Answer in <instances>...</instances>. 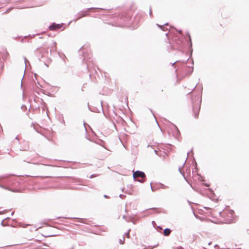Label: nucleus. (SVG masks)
<instances>
[{
	"label": "nucleus",
	"instance_id": "22",
	"mask_svg": "<svg viewBox=\"0 0 249 249\" xmlns=\"http://www.w3.org/2000/svg\"><path fill=\"white\" fill-rule=\"evenodd\" d=\"M24 63H25V69H26V66H27V63H29V61L25 57H24Z\"/></svg>",
	"mask_w": 249,
	"mask_h": 249
},
{
	"label": "nucleus",
	"instance_id": "26",
	"mask_svg": "<svg viewBox=\"0 0 249 249\" xmlns=\"http://www.w3.org/2000/svg\"><path fill=\"white\" fill-rule=\"evenodd\" d=\"M13 9V7H10V8H8V9H7V10L4 12V13H7L9 12L10 11V10H11V9Z\"/></svg>",
	"mask_w": 249,
	"mask_h": 249
},
{
	"label": "nucleus",
	"instance_id": "37",
	"mask_svg": "<svg viewBox=\"0 0 249 249\" xmlns=\"http://www.w3.org/2000/svg\"><path fill=\"white\" fill-rule=\"evenodd\" d=\"M233 213H234L233 211H232V210L231 211L230 214H231V216L233 215Z\"/></svg>",
	"mask_w": 249,
	"mask_h": 249
},
{
	"label": "nucleus",
	"instance_id": "9",
	"mask_svg": "<svg viewBox=\"0 0 249 249\" xmlns=\"http://www.w3.org/2000/svg\"><path fill=\"white\" fill-rule=\"evenodd\" d=\"M172 231L169 228H166L163 231V234L164 236H168L170 233Z\"/></svg>",
	"mask_w": 249,
	"mask_h": 249
},
{
	"label": "nucleus",
	"instance_id": "45",
	"mask_svg": "<svg viewBox=\"0 0 249 249\" xmlns=\"http://www.w3.org/2000/svg\"><path fill=\"white\" fill-rule=\"evenodd\" d=\"M195 162H196V167H195V169H196V170H197V166H196V161H195Z\"/></svg>",
	"mask_w": 249,
	"mask_h": 249
},
{
	"label": "nucleus",
	"instance_id": "6",
	"mask_svg": "<svg viewBox=\"0 0 249 249\" xmlns=\"http://www.w3.org/2000/svg\"><path fill=\"white\" fill-rule=\"evenodd\" d=\"M85 49H86L84 46H82L80 49L83 52V61H85L86 60L87 61H89V60L90 59L91 56L90 54H87V51H86Z\"/></svg>",
	"mask_w": 249,
	"mask_h": 249
},
{
	"label": "nucleus",
	"instance_id": "1",
	"mask_svg": "<svg viewBox=\"0 0 249 249\" xmlns=\"http://www.w3.org/2000/svg\"><path fill=\"white\" fill-rule=\"evenodd\" d=\"M18 178L15 176H10L2 179V183L4 186L12 190H15L14 192H16V189H12V187L17 188L19 184V181L17 180Z\"/></svg>",
	"mask_w": 249,
	"mask_h": 249
},
{
	"label": "nucleus",
	"instance_id": "39",
	"mask_svg": "<svg viewBox=\"0 0 249 249\" xmlns=\"http://www.w3.org/2000/svg\"><path fill=\"white\" fill-rule=\"evenodd\" d=\"M104 197L105 198H108V197H109V196H108L106 195H104Z\"/></svg>",
	"mask_w": 249,
	"mask_h": 249
},
{
	"label": "nucleus",
	"instance_id": "10",
	"mask_svg": "<svg viewBox=\"0 0 249 249\" xmlns=\"http://www.w3.org/2000/svg\"><path fill=\"white\" fill-rule=\"evenodd\" d=\"M38 35V34H36V35H35V34H34V35H28V36H24V38H22V39H21L20 42H21V43H23V42H24V39H25V38H27L28 37H30V38H34V37L36 35Z\"/></svg>",
	"mask_w": 249,
	"mask_h": 249
},
{
	"label": "nucleus",
	"instance_id": "51",
	"mask_svg": "<svg viewBox=\"0 0 249 249\" xmlns=\"http://www.w3.org/2000/svg\"><path fill=\"white\" fill-rule=\"evenodd\" d=\"M84 127H85V130L87 131L86 127H85V123H84Z\"/></svg>",
	"mask_w": 249,
	"mask_h": 249
},
{
	"label": "nucleus",
	"instance_id": "17",
	"mask_svg": "<svg viewBox=\"0 0 249 249\" xmlns=\"http://www.w3.org/2000/svg\"><path fill=\"white\" fill-rule=\"evenodd\" d=\"M160 188L161 189H168V186L161 183H160Z\"/></svg>",
	"mask_w": 249,
	"mask_h": 249
},
{
	"label": "nucleus",
	"instance_id": "3",
	"mask_svg": "<svg viewBox=\"0 0 249 249\" xmlns=\"http://www.w3.org/2000/svg\"><path fill=\"white\" fill-rule=\"evenodd\" d=\"M173 41L174 42V46L176 49L182 51L184 46V37L183 36H175L173 37Z\"/></svg>",
	"mask_w": 249,
	"mask_h": 249
},
{
	"label": "nucleus",
	"instance_id": "59",
	"mask_svg": "<svg viewBox=\"0 0 249 249\" xmlns=\"http://www.w3.org/2000/svg\"><path fill=\"white\" fill-rule=\"evenodd\" d=\"M189 154V153L187 152V156H188Z\"/></svg>",
	"mask_w": 249,
	"mask_h": 249
},
{
	"label": "nucleus",
	"instance_id": "40",
	"mask_svg": "<svg viewBox=\"0 0 249 249\" xmlns=\"http://www.w3.org/2000/svg\"><path fill=\"white\" fill-rule=\"evenodd\" d=\"M152 224H153V226L155 227V225H156V223H155V221H153L152 222Z\"/></svg>",
	"mask_w": 249,
	"mask_h": 249
},
{
	"label": "nucleus",
	"instance_id": "20",
	"mask_svg": "<svg viewBox=\"0 0 249 249\" xmlns=\"http://www.w3.org/2000/svg\"><path fill=\"white\" fill-rule=\"evenodd\" d=\"M197 175L198 176V179H199L201 181H204V179L203 178V177L200 174H197Z\"/></svg>",
	"mask_w": 249,
	"mask_h": 249
},
{
	"label": "nucleus",
	"instance_id": "62",
	"mask_svg": "<svg viewBox=\"0 0 249 249\" xmlns=\"http://www.w3.org/2000/svg\"><path fill=\"white\" fill-rule=\"evenodd\" d=\"M185 165V162L183 163L182 167Z\"/></svg>",
	"mask_w": 249,
	"mask_h": 249
},
{
	"label": "nucleus",
	"instance_id": "31",
	"mask_svg": "<svg viewBox=\"0 0 249 249\" xmlns=\"http://www.w3.org/2000/svg\"><path fill=\"white\" fill-rule=\"evenodd\" d=\"M178 171H179V172L182 174L183 176L184 177V173H182L181 171V168L180 167H179L178 168Z\"/></svg>",
	"mask_w": 249,
	"mask_h": 249
},
{
	"label": "nucleus",
	"instance_id": "16",
	"mask_svg": "<svg viewBox=\"0 0 249 249\" xmlns=\"http://www.w3.org/2000/svg\"><path fill=\"white\" fill-rule=\"evenodd\" d=\"M53 46H52V47H51V49L50 50L51 52L52 51H55L56 50V42H53Z\"/></svg>",
	"mask_w": 249,
	"mask_h": 249
},
{
	"label": "nucleus",
	"instance_id": "53",
	"mask_svg": "<svg viewBox=\"0 0 249 249\" xmlns=\"http://www.w3.org/2000/svg\"><path fill=\"white\" fill-rule=\"evenodd\" d=\"M54 236V235H49V236H48V237H51V236Z\"/></svg>",
	"mask_w": 249,
	"mask_h": 249
},
{
	"label": "nucleus",
	"instance_id": "50",
	"mask_svg": "<svg viewBox=\"0 0 249 249\" xmlns=\"http://www.w3.org/2000/svg\"><path fill=\"white\" fill-rule=\"evenodd\" d=\"M101 110H102V111L103 112V107L101 105Z\"/></svg>",
	"mask_w": 249,
	"mask_h": 249
},
{
	"label": "nucleus",
	"instance_id": "15",
	"mask_svg": "<svg viewBox=\"0 0 249 249\" xmlns=\"http://www.w3.org/2000/svg\"><path fill=\"white\" fill-rule=\"evenodd\" d=\"M101 9V10H105L104 9L101 8H96V7H90L87 9V10L85 11L87 13L89 12L90 10L91 9Z\"/></svg>",
	"mask_w": 249,
	"mask_h": 249
},
{
	"label": "nucleus",
	"instance_id": "58",
	"mask_svg": "<svg viewBox=\"0 0 249 249\" xmlns=\"http://www.w3.org/2000/svg\"><path fill=\"white\" fill-rule=\"evenodd\" d=\"M13 213H14V212H12V213H11V215H13Z\"/></svg>",
	"mask_w": 249,
	"mask_h": 249
},
{
	"label": "nucleus",
	"instance_id": "8",
	"mask_svg": "<svg viewBox=\"0 0 249 249\" xmlns=\"http://www.w3.org/2000/svg\"><path fill=\"white\" fill-rule=\"evenodd\" d=\"M89 15L88 13H87L85 11H81L77 14V17L75 18L73 20L77 21L82 18L85 17Z\"/></svg>",
	"mask_w": 249,
	"mask_h": 249
},
{
	"label": "nucleus",
	"instance_id": "54",
	"mask_svg": "<svg viewBox=\"0 0 249 249\" xmlns=\"http://www.w3.org/2000/svg\"><path fill=\"white\" fill-rule=\"evenodd\" d=\"M26 107L24 105H23L22 107H21V108L22 107Z\"/></svg>",
	"mask_w": 249,
	"mask_h": 249
},
{
	"label": "nucleus",
	"instance_id": "47",
	"mask_svg": "<svg viewBox=\"0 0 249 249\" xmlns=\"http://www.w3.org/2000/svg\"><path fill=\"white\" fill-rule=\"evenodd\" d=\"M89 67V64H87V68L88 69Z\"/></svg>",
	"mask_w": 249,
	"mask_h": 249
},
{
	"label": "nucleus",
	"instance_id": "41",
	"mask_svg": "<svg viewBox=\"0 0 249 249\" xmlns=\"http://www.w3.org/2000/svg\"><path fill=\"white\" fill-rule=\"evenodd\" d=\"M122 191L123 192H124V193H127V194H130V193H127L126 191H124V188H122Z\"/></svg>",
	"mask_w": 249,
	"mask_h": 249
},
{
	"label": "nucleus",
	"instance_id": "63",
	"mask_svg": "<svg viewBox=\"0 0 249 249\" xmlns=\"http://www.w3.org/2000/svg\"><path fill=\"white\" fill-rule=\"evenodd\" d=\"M192 151H193V149H191L190 152H192Z\"/></svg>",
	"mask_w": 249,
	"mask_h": 249
},
{
	"label": "nucleus",
	"instance_id": "35",
	"mask_svg": "<svg viewBox=\"0 0 249 249\" xmlns=\"http://www.w3.org/2000/svg\"><path fill=\"white\" fill-rule=\"evenodd\" d=\"M178 62V61H176L174 62V63H171L172 66H175V64L177 62Z\"/></svg>",
	"mask_w": 249,
	"mask_h": 249
},
{
	"label": "nucleus",
	"instance_id": "33",
	"mask_svg": "<svg viewBox=\"0 0 249 249\" xmlns=\"http://www.w3.org/2000/svg\"><path fill=\"white\" fill-rule=\"evenodd\" d=\"M214 247L216 249H219V246L218 245H214Z\"/></svg>",
	"mask_w": 249,
	"mask_h": 249
},
{
	"label": "nucleus",
	"instance_id": "27",
	"mask_svg": "<svg viewBox=\"0 0 249 249\" xmlns=\"http://www.w3.org/2000/svg\"><path fill=\"white\" fill-rule=\"evenodd\" d=\"M130 230H130V229H129V230L128 231H127L126 233H125V235H126L128 237H129V236H130V235H129V232H130Z\"/></svg>",
	"mask_w": 249,
	"mask_h": 249
},
{
	"label": "nucleus",
	"instance_id": "19",
	"mask_svg": "<svg viewBox=\"0 0 249 249\" xmlns=\"http://www.w3.org/2000/svg\"><path fill=\"white\" fill-rule=\"evenodd\" d=\"M100 142H101V143H99L98 142H94L97 143V144H99V145L102 146L103 147H104V146L103 145V144L105 142L101 140H100Z\"/></svg>",
	"mask_w": 249,
	"mask_h": 249
},
{
	"label": "nucleus",
	"instance_id": "60",
	"mask_svg": "<svg viewBox=\"0 0 249 249\" xmlns=\"http://www.w3.org/2000/svg\"><path fill=\"white\" fill-rule=\"evenodd\" d=\"M39 38H42L41 36L39 37Z\"/></svg>",
	"mask_w": 249,
	"mask_h": 249
},
{
	"label": "nucleus",
	"instance_id": "13",
	"mask_svg": "<svg viewBox=\"0 0 249 249\" xmlns=\"http://www.w3.org/2000/svg\"><path fill=\"white\" fill-rule=\"evenodd\" d=\"M122 18L124 21H127L130 20V17L126 14H124Z\"/></svg>",
	"mask_w": 249,
	"mask_h": 249
},
{
	"label": "nucleus",
	"instance_id": "42",
	"mask_svg": "<svg viewBox=\"0 0 249 249\" xmlns=\"http://www.w3.org/2000/svg\"><path fill=\"white\" fill-rule=\"evenodd\" d=\"M123 218L126 220V218H127V217L125 215H124L123 216Z\"/></svg>",
	"mask_w": 249,
	"mask_h": 249
},
{
	"label": "nucleus",
	"instance_id": "55",
	"mask_svg": "<svg viewBox=\"0 0 249 249\" xmlns=\"http://www.w3.org/2000/svg\"><path fill=\"white\" fill-rule=\"evenodd\" d=\"M87 139L90 141H92L90 139H89V138H87Z\"/></svg>",
	"mask_w": 249,
	"mask_h": 249
},
{
	"label": "nucleus",
	"instance_id": "12",
	"mask_svg": "<svg viewBox=\"0 0 249 249\" xmlns=\"http://www.w3.org/2000/svg\"><path fill=\"white\" fill-rule=\"evenodd\" d=\"M187 35L188 36V38H189V49H191V51H193V49H192V41H191V36L189 34V33H187Z\"/></svg>",
	"mask_w": 249,
	"mask_h": 249
},
{
	"label": "nucleus",
	"instance_id": "2",
	"mask_svg": "<svg viewBox=\"0 0 249 249\" xmlns=\"http://www.w3.org/2000/svg\"><path fill=\"white\" fill-rule=\"evenodd\" d=\"M191 101L194 117L195 118H197L200 108L201 99H199L198 96H195L194 98H192Z\"/></svg>",
	"mask_w": 249,
	"mask_h": 249
},
{
	"label": "nucleus",
	"instance_id": "44",
	"mask_svg": "<svg viewBox=\"0 0 249 249\" xmlns=\"http://www.w3.org/2000/svg\"><path fill=\"white\" fill-rule=\"evenodd\" d=\"M89 109L90 110H91V111L95 112V111L94 110H91V109L89 108Z\"/></svg>",
	"mask_w": 249,
	"mask_h": 249
},
{
	"label": "nucleus",
	"instance_id": "32",
	"mask_svg": "<svg viewBox=\"0 0 249 249\" xmlns=\"http://www.w3.org/2000/svg\"><path fill=\"white\" fill-rule=\"evenodd\" d=\"M151 184H152V183H150L151 189L152 191L154 192V191H155V189H154L153 188V187L152 186Z\"/></svg>",
	"mask_w": 249,
	"mask_h": 249
},
{
	"label": "nucleus",
	"instance_id": "38",
	"mask_svg": "<svg viewBox=\"0 0 249 249\" xmlns=\"http://www.w3.org/2000/svg\"><path fill=\"white\" fill-rule=\"evenodd\" d=\"M204 186H206V187H209V184H208V183H204Z\"/></svg>",
	"mask_w": 249,
	"mask_h": 249
},
{
	"label": "nucleus",
	"instance_id": "14",
	"mask_svg": "<svg viewBox=\"0 0 249 249\" xmlns=\"http://www.w3.org/2000/svg\"><path fill=\"white\" fill-rule=\"evenodd\" d=\"M0 187L4 189L8 190L11 191H15V190H12L9 189V188H7L4 186V184L2 183V180H1V182L0 183Z\"/></svg>",
	"mask_w": 249,
	"mask_h": 249
},
{
	"label": "nucleus",
	"instance_id": "64",
	"mask_svg": "<svg viewBox=\"0 0 249 249\" xmlns=\"http://www.w3.org/2000/svg\"><path fill=\"white\" fill-rule=\"evenodd\" d=\"M0 213H1V212H0Z\"/></svg>",
	"mask_w": 249,
	"mask_h": 249
},
{
	"label": "nucleus",
	"instance_id": "30",
	"mask_svg": "<svg viewBox=\"0 0 249 249\" xmlns=\"http://www.w3.org/2000/svg\"><path fill=\"white\" fill-rule=\"evenodd\" d=\"M39 177L42 178H50V176H45V177H44V176H40Z\"/></svg>",
	"mask_w": 249,
	"mask_h": 249
},
{
	"label": "nucleus",
	"instance_id": "28",
	"mask_svg": "<svg viewBox=\"0 0 249 249\" xmlns=\"http://www.w3.org/2000/svg\"><path fill=\"white\" fill-rule=\"evenodd\" d=\"M73 219H78L79 221L80 222H81V223H83V222L82 221V219L81 218H73Z\"/></svg>",
	"mask_w": 249,
	"mask_h": 249
},
{
	"label": "nucleus",
	"instance_id": "11",
	"mask_svg": "<svg viewBox=\"0 0 249 249\" xmlns=\"http://www.w3.org/2000/svg\"><path fill=\"white\" fill-rule=\"evenodd\" d=\"M169 25V23H165L164 25H160L158 24H157V25L160 28L162 31H165L166 30H167V28H165V27H164V26H167Z\"/></svg>",
	"mask_w": 249,
	"mask_h": 249
},
{
	"label": "nucleus",
	"instance_id": "56",
	"mask_svg": "<svg viewBox=\"0 0 249 249\" xmlns=\"http://www.w3.org/2000/svg\"><path fill=\"white\" fill-rule=\"evenodd\" d=\"M168 34V33H166V34H165L166 36H167Z\"/></svg>",
	"mask_w": 249,
	"mask_h": 249
},
{
	"label": "nucleus",
	"instance_id": "29",
	"mask_svg": "<svg viewBox=\"0 0 249 249\" xmlns=\"http://www.w3.org/2000/svg\"><path fill=\"white\" fill-rule=\"evenodd\" d=\"M96 177V175H95V174H92V175H91L90 176L89 178H94V177Z\"/></svg>",
	"mask_w": 249,
	"mask_h": 249
},
{
	"label": "nucleus",
	"instance_id": "5",
	"mask_svg": "<svg viewBox=\"0 0 249 249\" xmlns=\"http://www.w3.org/2000/svg\"><path fill=\"white\" fill-rule=\"evenodd\" d=\"M63 23L57 24L53 22L49 26V29L51 31H56L62 28L63 27Z\"/></svg>",
	"mask_w": 249,
	"mask_h": 249
},
{
	"label": "nucleus",
	"instance_id": "4",
	"mask_svg": "<svg viewBox=\"0 0 249 249\" xmlns=\"http://www.w3.org/2000/svg\"><path fill=\"white\" fill-rule=\"evenodd\" d=\"M133 177L135 181L143 183L145 180L146 176L143 172L137 170L133 171Z\"/></svg>",
	"mask_w": 249,
	"mask_h": 249
},
{
	"label": "nucleus",
	"instance_id": "25",
	"mask_svg": "<svg viewBox=\"0 0 249 249\" xmlns=\"http://www.w3.org/2000/svg\"><path fill=\"white\" fill-rule=\"evenodd\" d=\"M125 196H125V195H123V194H120V195H119V197H120L121 198H122V199H123V198H124Z\"/></svg>",
	"mask_w": 249,
	"mask_h": 249
},
{
	"label": "nucleus",
	"instance_id": "48",
	"mask_svg": "<svg viewBox=\"0 0 249 249\" xmlns=\"http://www.w3.org/2000/svg\"><path fill=\"white\" fill-rule=\"evenodd\" d=\"M16 140H17L18 141V140H19L18 138V136H17V137H16Z\"/></svg>",
	"mask_w": 249,
	"mask_h": 249
},
{
	"label": "nucleus",
	"instance_id": "36",
	"mask_svg": "<svg viewBox=\"0 0 249 249\" xmlns=\"http://www.w3.org/2000/svg\"><path fill=\"white\" fill-rule=\"evenodd\" d=\"M152 11H151V8H150V11H149V15H150V17H151V16H152Z\"/></svg>",
	"mask_w": 249,
	"mask_h": 249
},
{
	"label": "nucleus",
	"instance_id": "24",
	"mask_svg": "<svg viewBox=\"0 0 249 249\" xmlns=\"http://www.w3.org/2000/svg\"><path fill=\"white\" fill-rule=\"evenodd\" d=\"M174 126L175 128H176V131H177V132L178 134H180V133H179V130H178V128H177V126H176V125H175V124H174Z\"/></svg>",
	"mask_w": 249,
	"mask_h": 249
},
{
	"label": "nucleus",
	"instance_id": "34",
	"mask_svg": "<svg viewBox=\"0 0 249 249\" xmlns=\"http://www.w3.org/2000/svg\"><path fill=\"white\" fill-rule=\"evenodd\" d=\"M178 32L180 34V36H183L182 35V31L181 30H178Z\"/></svg>",
	"mask_w": 249,
	"mask_h": 249
},
{
	"label": "nucleus",
	"instance_id": "43",
	"mask_svg": "<svg viewBox=\"0 0 249 249\" xmlns=\"http://www.w3.org/2000/svg\"><path fill=\"white\" fill-rule=\"evenodd\" d=\"M157 228H158V229H159L160 230H162V228L160 226H158Z\"/></svg>",
	"mask_w": 249,
	"mask_h": 249
},
{
	"label": "nucleus",
	"instance_id": "57",
	"mask_svg": "<svg viewBox=\"0 0 249 249\" xmlns=\"http://www.w3.org/2000/svg\"><path fill=\"white\" fill-rule=\"evenodd\" d=\"M196 86H195V87L194 88V89H193V90H194V89L196 88Z\"/></svg>",
	"mask_w": 249,
	"mask_h": 249
},
{
	"label": "nucleus",
	"instance_id": "18",
	"mask_svg": "<svg viewBox=\"0 0 249 249\" xmlns=\"http://www.w3.org/2000/svg\"><path fill=\"white\" fill-rule=\"evenodd\" d=\"M133 219V218L131 216H128L126 218V221L128 222H131V221H132Z\"/></svg>",
	"mask_w": 249,
	"mask_h": 249
},
{
	"label": "nucleus",
	"instance_id": "23",
	"mask_svg": "<svg viewBox=\"0 0 249 249\" xmlns=\"http://www.w3.org/2000/svg\"><path fill=\"white\" fill-rule=\"evenodd\" d=\"M124 237H123L122 239H120L119 240V243L121 244H123L124 243Z\"/></svg>",
	"mask_w": 249,
	"mask_h": 249
},
{
	"label": "nucleus",
	"instance_id": "21",
	"mask_svg": "<svg viewBox=\"0 0 249 249\" xmlns=\"http://www.w3.org/2000/svg\"><path fill=\"white\" fill-rule=\"evenodd\" d=\"M7 219H9V218H6L5 219L3 220L1 222V225L2 226H5L7 225V224H6V223H5L4 221L5 220Z\"/></svg>",
	"mask_w": 249,
	"mask_h": 249
},
{
	"label": "nucleus",
	"instance_id": "7",
	"mask_svg": "<svg viewBox=\"0 0 249 249\" xmlns=\"http://www.w3.org/2000/svg\"><path fill=\"white\" fill-rule=\"evenodd\" d=\"M194 62L193 60L191 61V65L189 66H185L184 68V70L185 71V72L186 74L190 75L191 74L194 70Z\"/></svg>",
	"mask_w": 249,
	"mask_h": 249
},
{
	"label": "nucleus",
	"instance_id": "52",
	"mask_svg": "<svg viewBox=\"0 0 249 249\" xmlns=\"http://www.w3.org/2000/svg\"><path fill=\"white\" fill-rule=\"evenodd\" d=\"M132 222H133V224H135V223H136V222H135V221H133V220H132Z\"/></svg>",
	"mask_w": 249,
	"mask_h": 249
},
{
	"label": "nucleus",
	"instance_id": "49",
	"mask_svg": "<svg viewBox=\"0 0 249 249\" xmlns=\"http://www.w3.org/2000/svg\"><path fill=\"white\" fill-rule=\"evenodd\" d=\"M208 189H209V190H210L211 192H213V190H212V189H211V188H209Z\"/></svg>",
	"mask_w": 249,
	"mask_h": 249
},
{
	"label": "nucleus",
	"instance_id": "61",
	"mask_svg": "<svg viewBox=\"0 0 249 249\" xmlns=\"http://www.w3.org/2000/svg\"><path fill=\"white\" fill-rule=\"evenodd\" d=\"M27 162L28 163H30V161H27Z\"/></svg>",
	"mask_w": 249,
	"mask_h": 249
},
{
	"label": "nucleus",
	"instance_id": "46",
	"mask_svg": "<svg viewBox=\"0 0 249 249\" xmlns=\"http://www.w3.org/2000/svg\"><path fill=\"white\" fill-rule=\"evenodd\" d=\"M194 215H195V216L196 218H198V217H199L198 216H197V215H196L195 214H194Z\"/></svg>",
	"mask_w": 249,
	"mask_h": 249
}]
</instances>
